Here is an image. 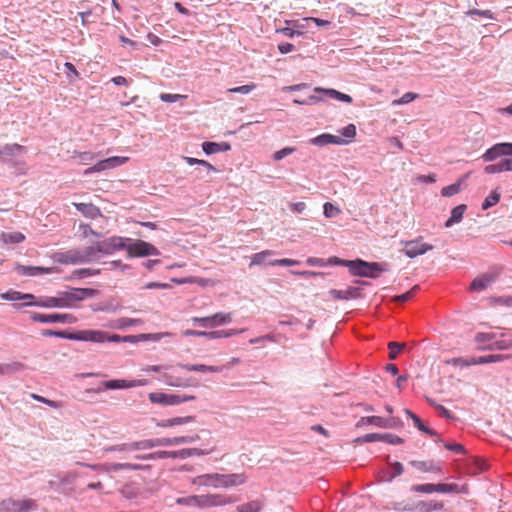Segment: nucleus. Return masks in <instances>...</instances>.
Masks as SVG:
<instances>
[{
    "label": "nucleus",
    "mask_w": 512,
    "mask_h": 512,
    "mask_svg": "<svg viewBox=\"0 0 512 512\" xmlns=\"http://www.w3.org/2000/svg\"><path fill=\"white\" fill-rule=\"evenodd\" d=\"M191 320L202 327H216L230 323L232 321V313L219 312L206 317H193Z\"/></svg>",
    "instance_id": "9"
},
{
    "label": "nucleus",
    "mask_w": 512,
    "mask_h": 512,
    "mask_svg": "<svg viewBox=\"0 0 512 512\" xmlns=\"http://www.w3.org/2000/svg\"><path fill=\"white\" fill-rule=\"evenodd\" d=\"M295 151V148L294 147H285L279 151H276L274 154H273V159L275 161H280L282 160L284 157L292 154L293 152Z\"/></svg>",
    "instance_id": "62"
},
{
    "label": "nucleus",
    "mask_w": 512,
    "mask_h": 512,
    "mask_svg": "<svg viewBox=\"0 0 512 512\" xmlns=\"http://www.w3.org/2000/svg\"><path fill=\"white\" fill-rule=\"evenodd\" d=\"M178 367L185 369L187 371H196V372H212L217 373L222 371V367L220 366H208L204 364H182L178 363Z\"/></svg>",
    "instance_id": "23"
},
{
    "label": "nucleus",
    "mask_w": 512,
    "mask_h": 512,
    "mask_svg": "<svg viewBox=\"0 0 512 512\" xmlns=\"http://www.w3.org/2000/svg\"><path fill=\"white\" fill-rule=\"evenodd\" d=\"M501 198V194L498 190H493L483 201L482 203V209L487 210L492 206H495Z\"/></svg>",
    "instance_id": "37"
},
{
    "label": "nucleus",
    "mask_w": 512,
    "mask_h": 512,
    "mask_svg": "<svg viewBox=\"0 0 512 512\" xmlns=\"http://www.w3.org/2000/svg\"><path fill=\"white\" fill-rule=\"evenodd\" d=\"M128 157H119V156H113L109 157L104 160H100L95 164V168L97 172H101L107 169H113L115 167L121 166L128 162Z\"/></svg>",
    "instance_id": "16"
},
{
    "label": "nucleus",
    "mask_w": 512,
    "mask_h": 512,
    "mask_svg": "<svg viewBox=\"0 0 512 512\" xmlns=\"http://www.w3.org/2000/svg\"><path fill=\"white\" fill-rule=\"evenodd\" d=\"M410 490L415 493L431 494L433 493V483L415 484L411 486Z\"/></svg>",
    "instance_id": "50"
},
{
    "label": "nucleus",
    "mask_w": 512,
    "mask_h": 512,
    "mask_svg": "<svg viewBox=\"0 0 512 512\" xmlns=\"http://www.w3.org/2000/svg\"><path fill=\"white\" fill-rule=\"evenodd\" d=\"M176 454L170 452V451H157L153 453H149L146 455H137L136 459H142V460H156V459H166L175 456Z\"/></svg>",
    "instance_id": "35"
},
{
    "label": "nucleus",
    "mask_w": 512,
    "mask_h": 512,
    "mask_svg": "<svg viewBox=\"0 0 512 512\" xmlns=\"http://www.w3.org/2000/svg\"><path fill=\"white\" fill-rule=\"evenodd\" d=\"M494 339L493 333H477L475 335V341L481 344L480 349H492L490 345H485Z\"/></svg>",
    "instance_id": "41"
},
{
    "label": "nucleus",
    "mask_w": 512,
    "mask_h": 512,
    "mask_svg": "<svg viewBox=\"0 0 512 512\" xmlns=\"http://www.w3.org/2000/svg\"><path fill=\"white\" fill-rule=\"evenodd\" d=\"M127 255L131 258L133 257H145V256H158L160 255V251L153 244L143 241V240H135L130 241L126 244Z\"/></svg>",
    "instance_id": "4"
},
{
    "label": "nucleus",
    "mask_w": 512,
    "mask_h": 512,
    "mask_svg": "<svg viewBox=\"0 0 512 512\" xmlns=\"http://www.w3.org/2000/svg\"><path fill=\"white\" fill-rule=\"evenodd\" d=\"M176 503L180 504V505L200 507L199 496H188V497L178 498L176 500Z\"/></svg>",
    "instance_id": "52"
},
{
    "label": "nucleus",
    "mask_w": 512,
    "mask_h": 512,
    "mask_svg": "<svg viewBox=\"0 0 512 512\" xmlns=\"http://www.w3.org/2000/svg\"><path fill=\"white\" fill-rule=\"evenodd\" d=\"M98 291L92 288H72L64 291V300L67 303V308L73 307L76 302L82 301L86 298L94 297Z\"/></svg>",
    "instance_id": "7"
},
{
    "label": "nucleus",
    "mask_w": 512,
    "mask_h": 512,
    "mask_svg": "<svg viewBox=\"0 0 512 512\" xmlns=\"http://www.w3.org/2000/svg\"><path fill=\"white\" fill-rule=\"evenodd\" d=\"M414 425L421 431L429 434L430 436H437V432L433 429L428 428L425 426V424L421 421V418H412Z\"/></svg>",
    "instance_id": "61"
},
{
    "label": "nucleus",
    "mask_w": 512,
    "mask_h": 512,
    "mask_svg": "<svg viewBox=\"0 0 512 512\" xmlns=\"http://www.w3.org/2000/svg\"><path fill=\"white\" fill-rule=\"evenodd\" d=\"M98 242L95 243L94 245L92 246H89V247H86L83 251L79 252H74L71 256H70V260L72 263H85V262H90L92 261L94 258H95V255L98 252Z\"/></svg>",
    "instance_id": "15"
},
{
    "label": "nucleus",
    "mask_w": 512,
    "mask_h": 512,
    "mask_svg": "<svg viewBox=\"0 0 512 512\" xmlns=\"http://www.w3.org/2000/svg\"><path fill=\"white\" fill-rule=\"evenodd\" d=\"M298 264H299L298 260L288 259V258L277 259L270 263V265H272V266H295Z\"/></svg>",
    "instance_id": "64"
},
{
    "label": "nucleus",
    "mask_w": 512,
    "mask_h": 512,
    "mask_svg": "<svg viewBox=\"0 0 512 512\" xmlns=\"http://www.w3.org/2000/svg\"><path fill=\"white\" fill-rule=\"evenodd\" d=\"M236 501V498L224 494L200 495L199 503L201 508L224 506Z\"/></svg>",
    "instance_id": "11"
},
{
    "label": "nucleus",
    "mask_w": 512,
    "mask_h": 512,
    "mask_svg": "<svg viewBox=\"0 0 512 512\" xmlns=\"http://www.w3.org/2000/svg\"><path fill=\"white\" fill-rule=\"evenodd\" d=\"M381 439V442H386L394 445L401 444L403 442V440L400 437L391 433H382Z\"/></svg>",
    "instance_id": "63"
},
{
    "label": "nucleus",
    "mask_w": 512,
    "mask_h": 512,
    "mask_svg": "<svg viewBox=\"0 0 512 512\" xmlns=\"http://www.w3.org/2000/svg\"><path fill=\"white\" fill-rule=\"evenodd\" d=\"M466 205L460 204L456 207H454L451 211V216L449 219L445 222V227H451L452 225L461 222L463 218V214L466 211Z\"/></svg>",
    "instance_id": "28"
},
{
    "label": "nucleus",
    "mask_w": 512,
    "mask_h": 512,
    "mask_svg": "<svg viewBox=\"0 0 512 512\" xmlns=\"http://www.w3.org/2000/svg\"><path fill=\"white\" fill-rule=\"evenodd\" d=\"M76 341L92 343L120 342L121 337L117 334H110L101 330H80L75 332L73 337Z\"/></svg>",
    "instance_id": "2"
},
{
    "label": "nucleus",
    "mask_w": 512,
    "mask_h": 512,
    "mask_svg": "<svg viewBox=\"0 0 512 512\" xmlns=\"http://www.w3.org/2000/svg\"><path fill=\"white\" fill-rule=\"evenodd\" d=\"M132 446H133V443H124V444H119V445H113V446H109V447L105 448V451L106 452H112V451L131 452V451H135L134 447H132Z\"/></svg>",
    "instance_id": "53"
},
{
    "label": "nucleus",
    "mask_w": 512,
    "mask_h": 512,
    "mask_svg": "<svg viewBox=\"0 0 512 512\" xmlns=\"http://www.w3.org/2000/svg\"><path fill=\"white\" fill-rule=\"evenodd\" d=\"M256 88L254 83L228 89L229 93L248 94Z\"/></svg>",
    "instance_id": "59"
},
{
    "label": "nucleus",
    "mask_w": 512,
    "mask_h": 512,
    "mask_svg": "<svg viewBox=\"0 0 512 512\" xmlns=\"http://www.w3.org/2000/svg\"><path fill=\"white\" fill-rule=\"evenodd\" d=\"M414 508L418 512L441 511L444 509V503L437 500H421L414 504Z\"/></svg>",
    "instance_id": "19"
},
{
    "label": "nucleus",
    "mask_w": 512,
    "mask_h": 512,
    "mask_svg": "<svg viewBox=\"0 0 512 512\" xmlns=\"http://www.w3.org/2000/svg\"><path fill=\"white\" fill-rule=\"evenodd\" d=\"M187 418H169L167 420H162L158 422L157 425L161 427H172L183 424Z\"/></svg>",
    "instance_id": "60"
},
{
    "label": "nucleus",
    "mask_w": 512,
    "mask_h": 512,
    "mask_svg": "<svg viewBox=\"0 0 512 512\" xmlns=\"http://www.w3.org/2000/svg\"><path fill=\"white\" fill-rule=\"evenodd\" d=\"M106 472H117L119 470H141L143 466L132 463H108L100 466Z\"/></svg>",
    "instance_id": "22"
},
{
    "label": "nucleus",
    "mask_w": 512,
    "mask_h": 512,
    "mask_svg": "<svg viewBox=\"0 0 512 512\" xmlns=\"http://www.w3.org/2000/svg\"><path fill=\"white\" fill-rule=\"evenodd\" d=\"M487 469V462L481 458L473 457L467 460L466 470L470 475H478Z\"/></svg>",
    "instance_id": "18"
},
{
    "label": "nucleus",
    "mask_w": 512,
    "mask_h": 512,
    "mask_svg": "<svg viewBox=\"0 0 512 512\" xmlns=\"http://www.w3.org/2000/svg\"><path fill=\"white\" fill-rule=\"evenodd\" d=\"M14 270L26 277H35L44 274H52L57 272L56 267H42V266H26L22 264H16Z\"/></svg>",
    "instance_id": "12"
},
{
    "label": "nucleus",
    "mask_w": 512,
    "mask_h": 512,
    "mask_svg": "<svg viewBox=\"0 0 512 512\" xmlns=\"http://www.w3.org/2000/svg\"><path fill=\"white\" fill-rule=\"evenodd\" d=\"M148 384L146 379L128 380V379H113L107 380L101 383V387L97 391L102 390H123L130 389L139 386H145Z\"/></svg>",
    "instance_id": "6"
},
{
    "label": "nucleus",
    "mask_w": 512,
    "mask_h": 512,
    "mask_svg": "<svg viewBox=\"0 0 512 512\" xmlns=\"http://www.w3.org/2000/svg\"><path fill=\"white\" fill-rule=\"evenodd\" d=\"M456 493L458 492V485L455 483H433V493Z\"/></svg>",
    "instance_id": "38"
},
{
    "label": "nucleus",
    "mask_w": 512,
    "mask_h": 512,
    "mask_svg": "<svg viewBox=\"0 0 512 512\" xmlns=\"http://www.w3.org/2000/svg\"><path fill=\"white\" fill-rule=\"evenodd\" d=\"M341 136L345 139L346 144L350 143L356 136V126L354 124H349L341 129Z\"/></svg>",
    "instance_id": "43"
},
{
    "label": "nucleus",
    "mask_w": 512,
    "mask_h": 512,
    "mask_svg": "<svg viewBox=\"0 0 512 512\" xmlns=\"http://www.w3.org/2000/svg\"><path fill=\"white\" fill-rule=\"evenodd\" d=\"M216 477H219V473L200 475L193 480V483L200 486H212L214 488H219L220 484H218Z\"/></svg>",
    "instance_id": "25"
},
{
    "label": "nucleus",
    "mask_w": 512,
    "mask_h": 512,
    "mask_svg": "<svg viewBox=\"0 0 512 512\" xmlns=\"http://www.w3.org/2000/svg\"><path fill=\"white\" fill-rule=\"evenodd\" d=\"M313 143L316 145H327V144H336L343 145L346 144L345 139L340 136L332 135V134H322L313 139Z\"/></svg>",
    "instance_id": "24"
},
{
    "label": "nucleus",
    "mask_w": 512,
    "mask_h": 512,
    "mask_svg": "<svg viewBox=\"0 0 512 512\" xmlns=\"http://www.w3.org/2000/svg\"><path fill=\"white\" fill-rule=\"evenodd\" d=\"M405 347V343L390 342L388 344L389 358L394 360L397 358L400 351Z\"/></svg>",
    "instance_id": "47"
},
{
    "label": "nucleus",
    "mask_w": 512,
    "mask_h": 512,
    "mask_svg": "<svg viewBox=\"0 0 512 512\" xmlns=\"http://www.w3.org/2000/svg\"><path fill=\"white\" fill-rule=\"evenodd\" d=\"M411 465L421 471V472H433V473H439L441 472V466L438 462H435L433 460H427V461H412Z\"/></svg>",
    "instance_id": "21"
},
{
    "label": "nucleus",
    "mask_w": 512,
    "mask_h": 512,
    "mask_svg": "<svg viewBox=\"0 0 512 512\" xmlns=\"http://www.w3.org/2000/svg\"><path fill=\"white\" fill-rule=\"evenodd\" d=\"M31 320L34 322L40 323H64V324H74L77 322V317L73 314L64 313H52V314H43L33 312L30 316Z\"/></svg>",
    "instance_id": "5"
},
{
    "label": "nucleus",
    "mask_w": 512,
    "mask_h": 512,
    "mask_svg": "<svg viewBox=\"0 0 512 512\" xmlns=\"http://www.w3.org/2000/svg\"><path fill=\"white\" fill-rule=\"evenodd\" d=\"M25 240V235L19 231L2 232L0 234V241L3 244H17Z\"/></svg>",
    "instance_id": "27"
},
{
    "label": "nucleus",
    "mask_w": 512,
    "mask_h": 512,
    "mask_svg": "<svg viewBox=\"0 0 512 512\" xmlns=\"http://www.w3.org/2000/svg\"><path fill=\"white\" fill-rule=\"evenodd\" d=\"M501 156H504L503 145H502V143H497V144L493 145L491 148H489L482 155L481 158L485 162H491V161H494L495 159H497V158H499Z\"/></svg>",
    "instance_id": "29"
},
{
    "label": "nucleus",
    "mask_w": 512,
    "mask_h": 512,
    "mask_svg": "<svg viewBox=\"0 0 512 512\" xmlns=\"http://www.w3.org/2000/svg\"><path fill=\"white\" fill-rule=\"evenodd\" d=\"M76 209L89 219L102 216L101 210L92 203H74Z\"/></svg>",
    "instance_id": "20"
},
{
    "label": "nucleus",
    "mask_w": 512,
    "mask_h": 512,
    "mask_svg": "<svg viewBox=\"0 0 512 512\" xmlns=\"http://www.w3.org/2000/svg\"><path fill=\"white\" fill-rule=\"evenodd\" d=\"M183 159L186 161V163L188 165H196L197 164V165L203 166L206 169L208 174L211 172H217L216 168L212 164H210L209 162H207L205 160H200L197 158L187 157V156L184 157Z\"/></svg>",
    "instance_id": "39"
},
{
    "label": "nucleus",
    "mask_w": 512,
    "mask_h": 512,
    "mask_svg": "<svg viewBox=\"0 0 512 512\" xmlns=\"http://www.w3.org/2000/svg\"><path fill=\"white\" fill-rule=\"evenodd\" d=\"M403 473V465L400 462H394L390 464V474L387 481H391L393 478L401 475Z\"/></svg>",
    "instance_id": "54"
},
{
    "label": "nucleus",
    "mask_w": 512,
    "mask_h": 512,
    "mask_svg": "<svg viewBox=\"0 0 512 512\" xmlns=\"http://www.w3.org/2000/svg\"><path fill=\"white\" fill-rule=\"evenodd\" d=\"M216 480L221 488H231L243 485L247 481V476L244 473L219 474Z\"/></svg>",
    "instance_id": "13"
},
{
    "label": "nucleus",
    "mask_w": 512,
    "mask_h": 512,
    "mask_svg": "<svg viewBox=\"0 0 512 512\" xmlns=\"http://www.w3.org/2000/svg\"><path fill=\"white\" fill-rule=\"evenodd\" d=\"M24 369V365L20 362H13L10 364H0V375L10 372H17Z\"/></svg>",
    "instance_id": "44"
},
{
    "label": "nucleus",
    "mask_w": 512,
    "mask_h": 512,
    "mask_svg": "<svg viewBox=\"0 0 512 512\" xmlns=\"http://www.w3.org/2000/svg\"><path fill=\"white\" fill-rule=\"evenodd\" d=\"M416 98H418V94L413 92H407L402 95L399 99H395L392 101V105H404L408 104L412 101H414Z\"/></svg>",
    "instance_id": "48"
},
{
    "label": "nucleus",
    "mask_w": 512,
    "mask_h": 512,
    "mask_svg": "<svg viewBox=\"0 0 512 512\" xmlns=\"http://www.w3.org/2000/svg\"><path fill=\"white\" fill-rule=\"evenodd\" d=\"M149 399L153 403H159L162 405H169L168 394L165 393H151Z\"/></svg>",
    "instance_id": "57"
},
{
    "label": "nucleus",
    "mask_w": 512,
    "mask_h": 512,
    "mask_svg": "<svg viewBox=\"0 0 512 512\" xmlns=\"http://www.w3.org/2000/svg\"><path fill=\"white\" fill-rule=\"evenodd\" d=\"M37 509L34 499L6 498L0 502V512H31Z\"/></svg>",
    "instance_id": "3"
},
{
    "label": "nucleus",
    "mask_w": 512,
    "mask_h": 512,
    "mask_svg": "<svg viewBox=\"0 0 512 512\" xmlns=\"http://www.w3.org/2000/svg\"><path fill=\"white\" fill-rule=\"evenodd\" d=\"M202 149L206 154H214L221 151V144L216 142H204Z\"/></svg>",
    "instance_id": "55"
},
{
    "label": "nucleus",
    "mask_w": 512,
    "mask_h": 512,
    "mask_svg": "<svg viewBox=\"0 0 512 512\" xmlns=\"http://www.w3.org/2000/svg\"><path fill=\"white\" fill-rule=\"evenodd\" d=\"M21 292L10 289L5 293L0 294V298L6 301H18L21 299Z\"/></svg>",
    "instance_id": "58"
},
{
    "label": "nucleus",
    "mask_w": 512,
    "mask_h": 512,
    "mask_svg": "<svg viewBox=\"0 0 512 512\" xmlns=\"http://www.w3.org/2000/svg\"><path fill=\"white\" fill-rule=\"evenodd\" d=\"M194 438L190 436H181V437H174V438H158L157 443L158 446H171V445H178L182 443H190L193 442Z\"/></svg>",
    "instance_id": "30"
},
{
    "label": "nucleus",
    "mask_w": 512,
    "mask_h": 512,
    "mask_svg": "<svg viewBox=\"0 0 512 512\" xmlns=\"http://www.w3.org/2000/svg\"><path fill=\"white\" fill-rule=\"evenodd\" d=\"M263 508V503L259 500H253L241 505H238L237 512H260Z\"/></svg>",
    "instance_id": "33"
},
{
    "label": "nucleus",
    "mask_w": 512,
    "mask_h": 512,
    "mask_svg": "<svg viewBox=\"0 0 512 512\" xmlns=\"http://www.w3.org/2000/svg\"><path fill=\"white\" fill-rule=\"evenodd\" d=\"M315 91L316 92H325L326 94H328L329 96L339 100V101H342V102H346V103H351L352 102V97L348 94H344L342 92H339L335 89H323V88H315Z\"/></svg>",
    "instance_id": "32"
},
{
    "label": "nucleus",
    "mask_w": 512,
    "mask_h": 512,
    "mask_svg": "<svg viewBox=\"0 0 512 512\" xmlns=\"http://www.w3.org/2000/svg\"><path fill=\"white\" fill-rule=\"evenodd\" d=\"M157 439H147L142 441L133 442L134 450H146L153 447H157Z\"/></svg>",
    "instance_id": "45"
},
{
    "label": "nucleus",
    "mask_w": 512,
    "mask_h": 512,
    "mask_svg": "<svg viewBox=\"0 0 512 512\" xmlns=\"http://www.w3.org/2000/svg\"><path fill=\"white\" fill-rule=\"evenodd\" d=\"M35 305L45 308H67L63 292H60L57 297H44L38 300Z\"/></svg>",
    "instance_id": "17"
},
{
    "label": "nucleus",
    "mask_w": 512,
    "mask_h": 512,
    "mask_svg": "<svg viewBox=\"0 0 512 512\" xmlns=\"http://www.w3.org/2000/svg\"><path fill=\"white\" fill-rule=\"evenodd\" d=\"M173 281L177 284H198L202 287L208 286V285H214V281L211 279L201 278V277H194L190 276L183 279H173Z\"/></svg>",
    "instance_id": "31"
},
{
    "label": "nucleus",
    "mask_w": 512,
    "mask_h": 512,
    "mask_svg": "<svg viewBox=\"0 0 512 512\" xmlns=\"http://www.w3.org/2000/svg\"><path fill=\"white\" fill-rule=\"evenodd\" d=\"M272 254H273V252L270 251V250H265V251H262V252L254 254L252 256V260H251L250 266L261 265L265 261V259L267 257L271 256Z\"/></svg>",
    "instance_id": "49"
},
{
    "label": "nucleus",
    "mask_w": 512,
    "mask_h": 512,
    "mask_svg": "<svg viewBox=\"0 0 512 512\" xmlns=\"http://www.w3.org/2000/svg\"><path fill=\"white\" fill-rule=\"evenodd\" d=\"M504 359L503 355L495 354V355H486L481 357H472V364L479 365V364H487L492 362H499Z\"/></svg>",
    "instance_id": "36"
},
{
    "label": "nucleus",
    "mask_w": 512,
    "mask_h": 512,
    "mask_svg": "<svg viewBox=\"0 0 512 512\" xmlns=\"http://www.w3.org/2000/svg\"><path fill=\"white\" fill-rule=\"evenodd\" d=\"M130 241V238L112 236L102 242H98L97 249L102 254H112L117 250H126V244Z\"/></svg>",
    "instance_id": "8"
},
{
    "label": "nucleus",
    "mask_w": 512,
    "mask_h": 512,
    "mask_svg": "<svg viewBox=\"0 0 512 512\" xmlns=\"http://www.w3.org/2000/svg\"><path fill=\"white\" fill-rule=\"evenodd\" d=\"M381 438H382V433H369V434L363 435L361 437H358L355 440V442L370 443V442L381 441L382 440Z\"/></svg>",
    "instance_id": "56"
},
{
    "label": "nucleus",
    "mask_w": 512,
    "mask_h": 512,
    "mask_svg": "<svg viewBox=\"0 0 512 512\" xmlns=\"http://www.w3.org/2000/svg\"><path fill=\"white\" fill-rule=\"evenodd\" d=\"M163 381L173 387H189L191 383L188 379H185L180 376L173 375L171 373H164Z\"/></svg>",
    "instance_id": "26"
},
{
    "label": "nucleus",
    "mask_w": 512,
    "mask_h": 512,
    "mask_svg": "<svg viewBox=\"0 0 512 512\" xmlns=\"http://www.w3.org/2000/svg\"><path fill=\"white\" fill-rule=\"evenodd\" d=\"M323 213H324L325 217H327V218H334V217H337L341 213V210L339 207L335 206L334 204H332L330 202H326L323 205Z\"/></svg>",
    "instance_id": "46"
},
{
    "label": "nucleus",
    "mask_w": 512,
    "mask_h": 512,
    "mask_svg": "<svg viewBox=\"0 0 512 512\" xmlns=\"http://www.w3.org/2000/svg\"><path fill=\"white\" fill-rule=\"evenodd\" d=\"M348 268L352 275L368 278H377L379 273L386 271L379 263L366 262L361 259L351 260Z\"/></svg>",
    "instance_id": "1"
},
{
    "label": "nucleus",
    "mask_w": 512,
    "mask_h": 512,
    "mask_svg": "<svg viewBox=\"0 0 512 512\" xmlns=\"http://www.w3.org/2000/svg\"><path fill=\"white\" fill-rule=\"evenodd\" d=\"M367 419H368V423H370V424H374V425H377V426H380V427H384V428H391L394 425H396V419L397 418H382V417H379V418H367Z\"/></svg>",
    "instance_id": "40"
},
{
    "label": "nucleus",
    "mask_w": 512,
    "mask_h": 512,
    "mask_svg": "<svg viewBox=\"0 0 512 512\" xmlns=\"http://www.w3.org/2000/svg\"><path fill=\"white\" fill-rule=\"evenodd\" d=\"M499 276L498 272H487L476 277L470 284L471 291H483L490 286Z\"/></svg>",
    "instance_id": "14"
},
{
    "label": "nucleus",
    "mask_w": 512,
    "mask_h": 512,
    "mask_svg": "<svg viewBox=\"0 0 512 512\" xmlns=\"http://www.w3.org/2000/svg\"><path fill=\"white\" fill-rule=\"evenodd\" d=\"M355 292H356V289L355 288H348L346 290H337V289H332L330 290V295L332 296L333 299H337V300H347L349 298H352L355 296Z\"/></svg>",
    "instance_id": "34"
},
{
    "label": "nucleus",
    "mask_w": 512,
    "mask_h": 512,
    "mask_svg": "<svg viewBox=\"0 0 512 512\" xmlns=\"http://www.w3.org/2000/svg\"><path fill=\"white\" fill-rule=\"evenodd\" d=\"M461 179L451 185L445 186L441 189V195L444 197H451L458 194L461 190Z\"/></svg>",
    "instance_id": "42"
},
{
    "label": "nucleus",
    "mask_w": 512,
    "mask_h": 512,
    "mask_svg": "<svg viewBox=\"0 0 512 512\" xmlns=\"http://www.w3.org/2000/svg\"><path fill=\"white\" fill-rule=\"evenodd\" d=\"M422 238L404 242L403 253L409 258H415L431 251L434 247L431 244L421 242Z\"/></svg>",
    "instance_id": "10"
},
{
    "label": "nucleus",
    "mask_w": 512,
    "mask_h": 512,
    "mask_svg": "<svg viewBox=\"0 0 512 512\" xmlns=\"http://www.w3.org/2000/svg\"><path fill=\"white\" fill-rule=\"evenodd\" d=\"M418 290H419V286L415 285L408 292H406L404 294H401V295L394 296L393 297V301H396V302H406V301L410 300L411 298H413V296L415 295V293Z\"/></svg>",
    "instance_id": "51"
}]
</instances>
